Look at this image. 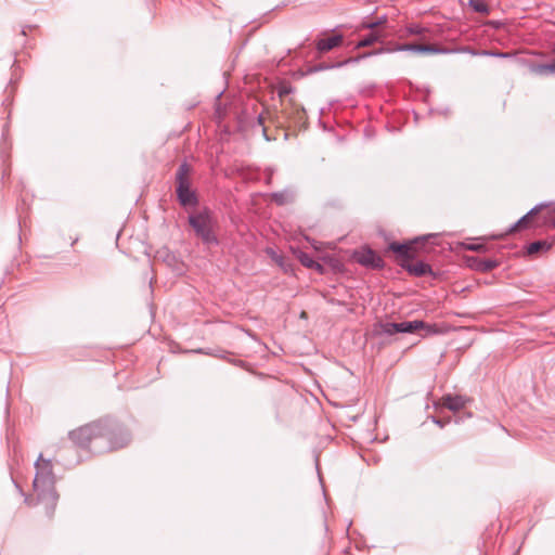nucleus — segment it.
Listing matches in <instances>:
<instances>
[{
  "label": "nucleus",
  "mask_w": 555,
  "mask_h": 555,
  "mask_svg": "<svg viewBox=\"0 0 555 555\" xmlns=\"http://www.w3.org/2000/svg\"><path fill=\"white\" fill-rule=\"evenodd\" d=\"M37 469L34 478V489L40 503L46 504V514L51 518L54 514L59 494L55 490V478L50 460H44L42 454L35 462Z\"/></svg>",
  "instance_id": "obj_1"
},
{
  "label": "nucleus",
  "mask_w": 555,
  "mask_h": 555,
  "mask_svg": "<svg viewBox=\"0 0 555 555\" xmlns=\"http://www.w3.org/2000/svg\"><path fill=\"white\" fill-rule=\"evenodd\" d=\"M188 223L197 238L205 245H219L218 231L220 228L216 212L205 206L188 216Z\"/></svg>",
  "instance_id": "obj_2"
},
{
  "label": "nucleus",
  "mask_w": 555,
  "mask_h": 555,
  "mask_svg": "<svg viewBox=\"0 0 555 555\" xmlns=\"http://www.w3.org/2000/svg\"><path fill=\"white\" fill-rule=\"evenodd\" d=\"M192 171L191 166L183 162L180 164L176 172V194L179 204L186 207H195L198 205V196L196 191L191 186L190 173Z\"/></svg>",
  "instance_id": "obj_3"
},
{
  "label": "nucleus",
  "mask_w": 555,
  "mask_h": 555,
  "mask_svg": "<svg viewBox=\"0 0 555 555\" xmlns=\"http://www.w3.org/2000/svg\"><path fill=\"white\" fill-rule=\"evenodd\" d=\"M435 236V234H427L403 243L391 242L388 248L399 258H401L402 261H409L415 259L417 253L423 249L425 243Z\"/></svg>",
  "instance_id": "obj_4"
},
{
  "label": "nucleus",
  "mask_w": 555,
  "mask_h": 555,
  "mask_svg": "<svg viewBox=\"0 0 555 555\" xmlns=\"http://www.w3.org/2000/svg\"><path fill=\"white\" fill-rule=\"evenodd\" d=\"M103 421L93 422L68 433L69 439L75 446L87 449L93 439L104 435Z\"/></svg>",
  "instance_id": "obj_5"
},
{
  "label": "nucleus",
  "mask_w": 555,
  "mask_h": 555,
  "mask_svg": "<svg viewBox=\"0 0 555 555\" xmlns=\"http://www.w3.org/2000/svg\"><path fill=\"white\" fill-rule=\"evenodd\" d=\"M103 426L104 435L101 438L107 439L109 450H118L130 442L131 436L126 429L120 427L113 428L108 421H103Z\"/></svg>",
  "instance_id": "obj_6"
},
{
  "label": "nucleus",
  "mask_w": 555,
  "mask_h": 555,
  "mask_svg": "<svg viewBox=\"0 0 555 555\" xmlns=\"http://www.w3.org/2000/svg\"><path fill=\"white\" fill-rule=\"evenodd\" d=\"M387 53L392 52H415L422 54H446L450 53L451 50L439 48L433 44H417V43H398L392 48H386Z\"/></svg>",
  "instance_id": "obj_7"
},
{
  "label": "nucleus",
  "mask_w": 555,
  "mask_h": 555,
  "mask_svg": "<svg viewBox=\"0 0 555 555\" xmlns=\"http://www.w3.org/2000/svg\"><path fill=\"white\" fill-rule=\"evenodd\" d=\"M353 259L359 264L369 269H383L385 266V262L382 259V257L370 247H365L361 250H356L353 253Z\"/></svg>",
  "instance_id": "obj_8"
},
{
  "label": "nucleus",
  "mask_w": 555,
  "mask_h": 555,
  "mask_svg": "<svg viewBox=\"0 0 555 555\" xmlns=\"http://www.w3.org/2000/svg\"><path fill=\"white\" fill-rule=\"evenodd\" d=\"M418 330H424L425 335L439 333L435 324H428L422 320L403 321L398 323V333H414Z\"/></svg>",
  "instance_id": "obj_9"
},
{
  "label": "nucleus",
  "mask_w": 555,
  "mask_h": 555,
  "mask_svg": "<svg viewBox=\"0 0 555 555\" xmlns=\"http://www.w3.org/2000/svg\"><path fill=\"white\" fill-rule=\"evenodd\" d=\"M551 206V203H540L532 207L526 215L518 219L508 230V233L516 232L529 227L532 217L537 216L541 210Z\"/></svg>",
  "instance_id": "obj_10"
},
{
  "label": "nucleus",
  "mask_w": 555,
  "mask_h": 555,
  "mask_svg": "<svg viewBox=\"0 0 555 555\" xmlns=\"http://www.w3.org/2000/svg\"><path fill=\"white\" fill-rule=\"evenodd\" d=\"M344 42V36L341 34H335L327 38H321L315 41V49L317 51L322 54L325 52H328L339 46H341Z\"/></svg>",
  "instance_id": "obj_11"
},
{
  "label": "nucleus",
  "mask_w": 555,
  "mask_h": 555,
  "mask_svg": "<svg viewBox=\"0 0 555 555\" xmlns=\"http://www.w3.org/2000/svg\"><path fill=\"white\" fill-rule=\"evenodd\" d=\"M467 263L470 269L482 273L489 272L500 264L496 259H481L479 257H468Z\"/></svg>",
  "instance_id": "obj_12"
},
{
  "label": "nucleus",
  "mask_w": 555,
  "mask_h": 555,
  "mask_svg": "<svg viewBox=\"0 0 555 555\" xmlns=\"http://www.w3.org/2000/svg\"><path fill=\"white\" fill-rule=\"evenodd\" d=\"M400 267L406 270L411 275L421 278L433 272L431 267L423 261L416 263H409L408 261H401Z\"/></svg>",
  "instance_id": "obj_13"
},
{
  "label": "nucleus",
  "mask_w": 555,
  "mask_h": 555,
  "mask_svg": "<svg viewBox=\"0 0 555 555\" xmlns=\"http://www.w3.org/2000/svg\"><path fill=\"white\" fill-rule=\"evenodd\" d=\"M369 30H370V33L362 36L360 38V40L356 43V46H354L356 49L371 47L374 43L382 40V38L384 37V34L380 29H369Z\"/></svg>",
  "instance_id": "obj_14"
},
{
  "label": "nucleus",
  "mask_w": 555,
  "mask_h": 555,
  "mask_svg": "<svg viewBox=\"0 0 555 555\" xmlns=\"http://www.w3.org/2000/svg\"><path fill=\"white\" fill-rule=\"evenodd\" d=\"M443 405L450 411L457 412L465 408L467 399L463 396L447 395L442 398Z\"/></svg>",
  "instance_id": "obj_15"
},
{
  "label": "nucleus",
  "mask_w": 555,
  "mask_h": 555,
  "mask_svg": "<svg viewBox=\"0 0 555 555\" xmlns=\"http://www.w3.org/2000/svg\"><path fill=\"white\" fill-rule=\"evenodd\" d=\"M193 352L203 353V354L211 356L215 358H219V359L232 362L229 359V356H231V352L222 350L220 348H199V349L193 350Z\"/></svg>",
  "instance_id": "obj_16"
},
{
  "label": "nucleus",
  "mask_w": 555,
  "mask_h": 555,
  "mask_svg": "<svg viewBox=\"0 0 555 555\" xmlns=\"http://www.w3.org/2000/svg\"><path fill=\"white\" fill-rule=\"evenodd\" d=\"M297 258H298V260L300 261V263H301L304 267H306V268H309V269H315V270H318V271H320V272H321V271H322V269H323V268H322V266H321L318 261H315L314 259H312V257H311L309 254H307V253H305V251H302V250H299V251H298V254H297Z\"/></svg>",
  "instance_id": "obj_17"
},
{
  "label": "nucleus",
  "mask_w": 555,
  "mask_h": 555,
  "mask_svg": "<svg viewBox=\"0 0 555 555\" xmlns=\"http://www.w3.org/2000/svg\"><path fill=\"white\" fill-rule=\"evenodd\" d=\"M270 196H271V199L279 206H283L293 201V194L287 190L273 192V193H271Z\"/></svg>",
  "instance_id": "obj_18"
},
{
  "label": "nucleus",
  "mask_w": 555,
  "mask_h": 555,
  "mask_svg": "<svg viewBox=\"0 0 555 555\" xmlns=\"http://www.w3.org/2000/svg\"><path fill=\"white\" fill-rule=\"evenodd\" d=\"M552 247V244L546 241H534L527 246V254L534 255L541 250H548Z\"/></svg>",
  "instance_id": "obj_19"
},
{
  "label": "nucleus",
  "mask_w": 555,
  "mask_h": 555,
  "mask_svg": "<svg viewBox=\"0 0 555 555\" xmlns=\"http://www.w3.org/2000/svg\"><path fill=\"white\" fill-rule=\"evenodd\" d=\"M288 117L294 118L295 122L298 125L306 124V111L302 106L294 105L293 113H289Z\"/></svg>",
  "instance_id": "obj_20"
},
{
  "label": "nucleus",
  "mask_w": 555,
  "mask_h": 555,
  "mask_svg": "<svg viewBox=\"0 0 555 555\" xmlns=\"http://www.w3.org/2000/svg\"><path fill=\"white\" fill-rule=\"evenodd\" d=\"M469 7L477 13L488 15L490 13V8L483 0H469Z\"/></svg>",
  "instance_id": "obj_21"
},
{
  "label": "nucleus",
  "mask_w": 555,
  "mask_h": 555,
  "mask_svg": "<svg viewBox=\"0 0 555 555\" xmlns=\"http://www.w3.org/2000/svg\"><path fill=\"white\" fill-rule=\"evenodd\" d=\"M268 254L271 256L272 260H274L284 272H289L292 270L291 263H287L285 258L282 255H278L273 249H268Z\"/></svg>",
  "instance_id": "obj_22"
},
{
  "label": "nucleus",
  "mask_w": 555,
  "mask_h": 555,
  "mask_svg": "<svg viewBox=\"0 0 555 555\" xmlns=\"http://www.w3.org/2000/svg\"><path fill=\"white\" fill-rule=\"evenodd\" d=\"M534 72L540 75L555 74V61L537 65Z\"/></svg>",
  "instance_id": "obj_23"
},
{
  "label": "nucleus",
  "mask_w": 555,
  "mask_h": 555,
  "mask_svg": "<svg viewBox=\"0 0 555 555\" xmlns=\"http://www.w3.org/2000/svg\"><path fill=\"white\" fill-rule=\"evenodd\" d=\"M380 332L388 336L395 335L398 333V323L396 322H385L380 323Z\"/></svg>",
  "instance_id": "obj_24"
},
{
  "label": "nucleus",
  "mask_w": 555,
  "mask_h": 555,
  "mask_svg": "<svg viewBox=\"0 0 555 555\" xmlns=\"http://www.w3.org/2000/svg\"><path fill=\"white\" fill-rule=\"evenodd\" d=\"M387 21V17L385 15L378 17L376 21L373 22H363L361 24V28L363 29H379V26L385 24Z\"/></svg>",
  "instance_id": "obj_25"
},
{
  "label": "nucleus",
  "mask_w": 555,
  "mask_h": 555,
  "mask_svg": "<svg viewBox=\"0 0 555 555\" xmlns=\"http://www.w3.org/2000/svg\"><path fill=\"white\" fill-rule=\"evenodd\" d=\"M333 68H338V66H336V63L322 62V63L315 64L312 67H310L309 72L318 73V72L328 70V69H333Z\"/></svg>",
  "instance_id": "obj_26"
},
{
  "label": "nucleus",
  "mask_w": 555,
  "mask_h": 555,
  "mask_svg": "<svg viewBox=\"0 0 555 555\" xmlns=\"http://www.w3.org/2000/svg\"><path fill=\"white\" fill-rule=\"evenodd\" d=\"M383 53H387L386 48H380V49L373 50V51H370V52H364V53L358 55L357 57H359V62H360V61L365 60L367 57H371V56H374V55H378V54H383Z\"/></svg>",
  "instance_id": "obj_27"
},
{
  "label": "nucleus",
  "mask_w": 555,
  "mask_h": 555,
  "mask_svg": "<svg viewBox=\"0 0 555 555\" xmlns=\"http://www.w3.org/2000/svg\"><path fill=\"white\" fill-rule=\"evenodd\" d=\"M357 63H359V57L352 56V57H348V59H346L344 61L336 62V66H338V68H340V67H344L346 65L357 64Z\"/></svg>",
  "instance_id": "obj_28"
},
{
  "label": "nucleus",
  "mask_w": 555,
  "mask_h": 555,
  "mask_svg": "<svg viewBox=\"0 0 555 555\" xmlns=\"http://www.w3.org/2000/svg\"><path fill=\"white\" fill-rule=\"evenodd\" d=\"M406 30L409 35H422L424 31V29L418 25H411Z\"/></svg>",
  "instance_id": "obj_29"
},
{
  "label": "nucleus",
  "mask_w": 555,
  "mask_h": 555,
  "mask_svg": "<svg viewBox=\"0 0 555 555\" xmlns=\"http://www.w3.org/2000/svg\"><path fill=\"white\" fill-rule=\"evenodd\" d=\"M466 248L468 250H473V251H483V250H486V247L482 244H469V245H467Z\"/></svg>",
  "instance_id": "obj_30"
},
{
  "label": "nucleus",
  "mask_w": 555,
  "mask_h": 555,
  "mask_svg": "<svg viewBox=\"0 0 555 555\" xmlns=\"http://www.w3.org/2000/svg\"><path fill=\"white\" fill-rule=\"evenodd\" d=\"M480 54L482 55H491V56H498V57H506L507 54L505 53H500V52H490V51H482Z\"/></svg>",
  "instance_id": "obj_31"
},
{
  "label": "nucleus",
  "mask_w": 555,
  "mask_h": 555,
  "mask_svg": "<svg viewBox=\"0 0 555 555\" xmlns=\"http://www.w3.org/2000/svg\"><path fill=\"white\" fill-rule=\"evenodd\" d=\"M433 422H434L435 424H437L439 427H441V428H442V427H444V425H446L447 423H449V422H450V418H448L447 421H443V420H441V418H437V417L433 416Z\"/></svg>",
  "instance_id": "obj_32"
},
{
  "label": "nucleus",
  "mask_w": 555,
  "mask_h": 555,
  "mask_svg": "<svg viewBox=\"0 0 555 555\" xmlns=\"http://www.w3.org/2000/svg\"><path fill=\"white\" fill-rule=\"evenodd\" d=\"M256 122H257V125H258V126L263 127V117H262V115H261V114H260V115H258V117H257V121H256Z\"/></svg>",
  "instance_id": "obj_33"
},
{
  "label": "nucleus",
  "mask_w": 555,
  "mask_h": 555,
  "mask_svg": "<svg viewBox=\"0 0 555 555\" xmlns=\"http://www.w3.org/2000/svg\"><path fill=\"white\" fill-rule=\"evenodd\" d=\"M262 134H263V138L267 140V141H270L271 139L269 138V135L267 134V129L264 127H262Z\"/></svg>",
  "instance_id": "obj_34"
},
{
  "label": "nucleus",
  "mask_w": 555,
  "mask_h": 555,
  "mask_svg": "<svg viewBox=\"0 0 555 555\" xmlns=\"http://www.w3.org/2000/svg\"><path fill=\"white\" fill-rule=\"evenodd\" d=\"M7 132H8V129H7V126H5V127H4V129H3V132H2V137H3V139H5V138H7Z\"/></svg>",
  "instance_id": "obj_35"
},
{
  "label": "nucleus",
  "mask_w": 555,
  "mask_h": 555,
  "mask_svg": "<svg viewBox=\"0 0 555 555\" xmlns=\"http://www.w3.org/2000/svg\"><path fill=\"white\" fill-rule=\"evenodd\" d=\"M285 93H287V90H281V91L279 92V95H280V96H282V95H283V94H285Z\"/></svg>",
  "instance_id": "obj_36"
},
{
  "label": "nucleus",
  "mask_w": 555,
  "mask_h": 555,
  "mask_svg": "<svg viewBox=\"0 0 555 555\" xmlns=\"http://www.w3.org/2000/svg\"><path fill=\"white\" fill-rule=\"evenodd\" d=\"M552 227L555 228V218L552 220Z\"/></svg>",
  "instance_id": "obj_37"
},
{
  "label": "nucleus",
  "mask_w": 555,
  "mask_h": 555,
  "mask_svg": "<svg viewBox=\"0 0 555 555\" xmlns=\"http://www.w3.org/2000/svg\"><path fill=\"white\" fill-rule=\"evenodd\" d=\"M234 363L241 365L243 362L242 361H237V362H234Z\"/></svg>",
  "instance_id": "obj_38"
}]
</instances>
